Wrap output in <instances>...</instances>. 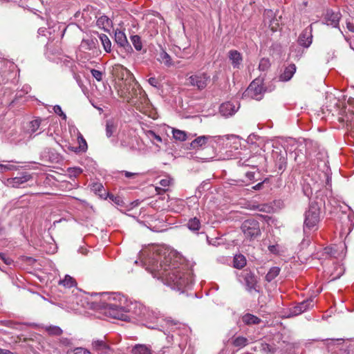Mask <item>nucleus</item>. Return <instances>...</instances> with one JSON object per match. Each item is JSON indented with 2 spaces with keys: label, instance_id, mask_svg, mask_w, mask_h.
<instances>
[{
  "label": "nucleus",
  "instance_id": "bf43d9fd",
  "mask_svg": "<svg viewBox=\"0 0 354 354\" xmlns=\"http://www.w3.org/2000/svg\"><path fill=\"white\" fill-rule=\"evenodd\" d=\"M279 160V169L280 170L284 169L286 165V158L283 156H281Z\"/></svg>",
  "mask_w": 354,
  "mask_h": 354
},
{
  "label": "nucleus",
  "instance_id": "680f3d73",
  "mask_svg": "<svg viewBox=\"0 0 354 354\" xmlns=\"http://www.w3.org/2000/svg\"><path fill=\"white\" fill-rule=\"evenodd\" d=\"M254 172L253 171H248L245 174V176L248 178V180L250 181H252L254 180Z\"/></svg>",
  "mask_w": 354,
  "mask_h": 354
},
{
  "label": "nucleus",
  "instance_id": "37998d69",
  "mask_svg": "<svg viewBox=\"0 0 354 354\" xmlns=\"http://www.w3.org/2000/svg\"><path fill=\"white\" fill-rule=\"evenodd\" d=\"M270 66V63L268 59L262 58L259 64V68L261 71H266Z\"/></svg>",
  "mask_w": 354,
  "mask_h": 354
},
{
  "label": "nucleus",
  "instance_id": "4be33fe9",
  "mask_svg": "<svg viewBox=\"0 0 354 354\" xmlns=\"http://www.w3.org/2000/svg\"><path fill=\"white\" fill-rule=\"evenodd\" d=\"M228 57L234 68H239L243 61L241 54L236 50H231L228 53Z\"/></svg>",
  "mask_w": 354,
  "mask_h": 354
},
{
  "label": "nucleus",
  "instance_id": "dca6fc26",
  "mask_svg": "<svg viewBox=\"0 0 354 354\" xmlns=\"http://www.w3.org/2000/svg\"><path fill=\"white\" fill-rule=\"evenodd\" d=\"M347 112L345 115L339 118V121L342 123H346L348 129L351 131V136L354 140V110L351 108H346Z\"/></svg>",
  "mask_w": 354,
  "mask_h": 354
},
{
  "label": "nucleus",
  "instance_id": "774afa93",
  "mask_svg": "<svg viewBox=\"0 0 354 354\" xmlns=\"http://www.w3.org/2000/svg\"><path fill=\"white\" fill-rule=\"evenodd\" d=\"M29 89H30V88L27 86V87L26 88V93H28Z\"/></svg>",
  "mask_w": 354,
  "mask_h": 354
},
{
  "label": "nucleus",
  "instance_id": "f8f14e48",
  "mask_svg": "<svg viewBox=\"0 0 354 354\" xmlns=\"http://www.w3.org/2000/svg\"><path fill=\"white\" fill-rule=\"evenodd\" d=\"M315 305L313 299L304 300L290 309L291 316H297L312 308Z\"/></svg>",
  "mask_w": 354,
  "mask_h": 354
},
{
  "label": "nucleus",
  "instance_id": "393cba45",
  "mask_svg": "<svg viewBox=\"0 0 354 354\" xmlns=\"http://www.w3.org/2000/svg\"><path fill=\"white\" fill-rule=\"evenodd\" d=\"M158 61L163 64L167 67L174 66V62L171 56L164 50L161 49L158 57Z\"/></svg>",
  "mask_w": 354,
  "mask_h": 354
},
{
  "label": "nucleus",
  "instance_id": "f704fd0d",
  "mask_svg": "<svg viewBox=\"0 0 354 354\" xmlns=\"http://www.w3.org/2000/svg\"><path fill=\"white\" fill-rule=\"evenodd\" d=\"M77 140L79 146L77 147H75L73 151L75 152L86 151L88 148V146H87L86 140L84 138V137L82 134H80V136L78 137H77Z\"/></svg>",
  "mask_w": 354,
  "mask_h": 354
},
{
  "label": "nucleus",
  "instance_id": "c756f323",
  "mask_svg": "<svg viewBox=\"0 0 354 354\" xmlns=\"http://www.w3.org/2000/svg\"><path fill=\"white\" fill-rule=\"evenodd\" d=\"M118 129V123L113 120H108L106 122V136L111 137Z\"/></svg>",
  "mask_w": 354,
  "mask_h": 354
},
{
  "label": "nucleus",
  "instance_id": "9d476101",
  "mask_svg": "<svg viewBox=\"0 0 354 354\" xmlns=\"http://www.w3.org/2000/svg\"><path fill=\"white\" fill-rule=\"evenodd\" d=\"M91 348L97 354H112L113 351L106 337L102 339H93L91 342Z\"/></svg>",
  "mask_w": 354,
  "mask_h": 354
},
{
  "label": "nucleus",
  "instance_id": "052dcab7",
  "mask_svg": "<svg viewBox=\"0 0 354 354\" xmlns=\"http://www.w3.org/2000/svg\"><path fill=\"white\" fill-rule=\"evenodd\" d=\"M148 82L150 85H151L153 87H158V80L156 77H150L148 80Z\"/></svg>",
  "mask_w": 354,
  "mask_h": 354
},
{
  "label": "nucleus",
  "instance_id": "603ef678",
  "mask_svg": "<svg viewBox=\"0 0 354 354\" xmlns=\"http://www.w3.org/2000/svg\"><path fill=\"white\" fill-rule=\"evenodd\" d=\"M92 189L95 192H98L100 196L102 195V194H101L102 191L105 192L104 187L101 183L93 184Z\"/></svg>",
  "mask_w": 354,
  "mask_h": 354
},
{
  "label": "nucleus",
  "instance_id": "c85d7f7f",
  "mask_svg": "<svg viewBox=\"0 0 354 354\" xmlns=\"http://www.w3.org/2000/svg\"><path fill=\"white\" fill-rule=\"evenodd\" d=\"M44 330L51 336H60L63 333L62 329L54 325H46L43 326Z\"/></svg>",
  "mask_w": 354,
  "mask_h": 354
},
{
  "label": "nucleus",
  "instance_id": "8fccbe9b",
  "mask_svg": "<svg viewBox=\"0 0 354 354\" xmlns=\"http://www.w3.org/2000/svg\"><path fill=\"white\" fill-rule=\"evenodd\" d=\"M237 165L241 167H254V165H252V160L250 158L245 159L244 160L242 158H241L239 160H238Z\"/></svg>",
  "mask_w": 354,
  "mask_h": 354
},
{
  "label": "nucleus",
  "instance_id": "6e6552de",
  "mask_svg": "<svg viewBox=\"0 0 354 354\" xmlns=\"http://www.w3.org/2000/svg\"><path fill=\"white\" fill-rule=\"evenodd\" d=\"M263 88L262 81L259 79H255L252 81L248 88L243 94V97H250L259 100L262 98Z\"/></svg>",
  "mask_w": 354,
  "mask_h": 354
},
{
  "label": "nucleus",
  "instance_id": "2f4dec72",
  "mask_svg": "<svg viewBox=\"0 0 354 354\" xmlns=\"http://www.w3.org/2000/svg\"><path fill=\"white\" fill-rule=\"evenodd\" d=\"M281 269L279 267H272L265 277V279L268 282L273 281L280 273Z\"/></svg>",
  "mask_w": 354,
  "mask_h": 354
},
{
  "label": "nucleus",
  "instance_id": "5fc2aeb1",
  "mask_svg": "<svg viewBox=\"0 0 354 354\" xmlns=\"http://www.w3.org/2000/svg\"><path fill=\"white\" fill-rule=\"evenodd\" d=\"M171 179L169 177H165L160 180L159 184L163 187H167L171 184Z\"/></svg>",
  "mask_w": 354,
  "mask_h": 354
},
{
  "label": "nucleus",
  "instance_id": "f3484780",
  "mask_svg": "<svg viewBox=\"0 0 354 354\" xmlns=\"http://www.w3.org/2000/svg\"><path fill=\"white\" fill-rule=\"evenodd\" d=\"M98 48V40L95 37H87L84 38L80 45L82 51L92 50L95 52Z\"/></svg>",
  "mask_w": 354,
  "mask_h": 354
},
{
  "label": "nucleus",
  "instance_id": "20e7f679",
  "mask_svg": "<svg viewBox=\"0 0 354 354\" xmlns=\"http://www.w3.org/2000/svg\"><path fill=\"white\" fill-rule=\"evenodd\" d=\"M320 206L317 202H311L304 214V232L305 234L318 229L320 221Z\"/></svg>",
  "mask_w": 354,
  "mask_h": 354
},
{
  "label": "nucleus",
  "instance_id": "e2e57ef3",
  "mask_svg": "<svg viewBox=\"0 0 354 354\" xmlns=\"http://www.w3.org/2000/svg\"><path fill=\"white\" fill-rule=\"evenodd\" d=\"M268 249H269L270 252H271L272 253L277 252V246L276 245H270Z\"/></svg>",
  "mask_w": 354,
  "mask_h": 354
},
{
  "label": "nucleus",
  "instance_id": "aec40b11",
  "mask_svg": "<svg viewBox=\"0 0 354 354\" xmlns=\"http://www.w3.org/2000/svg\"><path fill=\"white\" fill-rule=\"evenodd\" d=\"M341 19L339 12H334L333 10H327L324 19L327 25H330L334 28L339 27V21Z\"/></svg>",
  "mask_w": 354,
  "mask_h": 354
},
{
  "label": "nucleus",
  "instance_id": "a19ab883",
  "mask_svg": "<svg viewBox=\"0 0 354 354\" xmlns=\"http://www.w3.org/2000/svg\"><path fill=\"white\" fill-rule=\"evenodd\" d=\"M146 136L151 140L152 142H154V140H156L158 142H162V140L161 137L156 134L155 131L152 130H147L145 131Z\"/></svg>",
  "mask_w": 354,
  "mask_h": 354
},
{
  "label": "nucleus",
  "instance_id": "1a4fd4ad",
  "mask_svg": "<svg viewBox=\"0 0 354 354\" xmlns=\"http://www.w3.org/2000/svg\"><path fill=\"white\" fill-rule=\"evenodd\" d=\"M191 86H196L198 90L204 89L210 81V76L206 73H196L187 79Z\"/></svg>",
  "mask_w": 354,
  "mask_h": 354
},
{
  "label": "nucleus",
  "instance_id": "c9c22d12",
  "mask_svg": "<svg viewBox=\"0 0 354 354\" xmlns=\"http://www.w3.org/2000/svg\"><path fill=\"white\" fill-rule=\"evenodd\" d=\"M130 39L135 49L138 51H140L142 49L141 37L138 35H135L131 36Z\"/></svg>",
  "mask_w": 354,
  "mask_h": 354
},
{
  "label": "nucleus",
  "instance_id": "473e14b6",
  "mask_svg": "<svg viewBox=\"0 0 354 354\" xmlns=\"http://www.w3.org/2000/svg\"><path fill=\"white\" fill-rule=\"evenodd\" d=\"M234 267L237 269H241L246 265V259L243 254H236L233 260Z\"/></svg>",
  "mask_w": 354,
  "mask_h": 354
},
{
  "label": "nucleus",
  "instance_id": "0e129e2a",
  "mask_svg": "<svg viewBox=\"0 0 354 354\" xmlns=\"http://www.w3.org/2000/svg\"><path fill=\"white\" fill-rule=\"evenodd\" d=\"M263 182L257 184L255 186L253 187V189H256V190L260 189L261 188V187L263 186Z\"/></svg>",
  "mask_w": 354,
  "mask_h": 354
},
{
  "label": "nucleus",
  "instance_id": "4d7b16f0",
  "mask_svg": "<svg viewBox=\"0 0 354 354\" xmlns=\"http://www.w3.org/2000/svg\"><path fill=\"white\" fill-rule=\"evenodd\" d=\"M59 343L64 346H68L71 344V340L67 337H61Z\"/></svg>",
  "mask_w": 354,
  "mask_h": 354
},
{
  "label": "nucleus",
  "instance_id": "49530a36",
  "mask_svg": "<svg viewBox=\"0 0 354 354\" xmlns=\"http://www.w3.org/2000/svg\"><path fill=\"white\" fill-rule=\"evenodd\" d=\"M109 198L117 205L122 206L124 204V202H123L122 198L118 196H114L113 194H109Z\"/></svg>",
  "mask_w": 354,
  "mask_h": 354
},
{
  "label": "nucleus",
  "instance_id": "4c0bfd02",
  "mask_svg": "<svg viewBox=\"0 0 354 354\" xmlns=\"http://www.w3.org/2000/svg\"><path fill=\"white\" fill-rule=\"evenodd\" d=\"M248 343V340L246 337L243 336H239L233 340V345L235 347L243 348Z\"/></svg>",
  "mask_w": 354,
  "mask_h": 354
},
{
  "label": "nucleus",
  "instance_id": "5701e85b",
  "mask_svg": "<svg viewBox=\"0 0 354 354\" xmlns=\"http://www.w3.org/2000/svg\"><path fill=\"white\" fill-rule=\"evenodd\" d=\"M296 72V66L294 64H290L285 68L283 72L279 75V80L281 82H288Z\"/></svg>",
  "mask_w": 354,
  "mask_h": 354
},
{
  "label": "nucleus",
  "instance_id": "ddd939ff",
  "mask_svg": "<svg viewBox=\"0 0 354 354\" xmlns=\"http://www.w3.org/2000/svg\"><path fill=\"white\" fill-rule=\"evenodd\" d=\"M146 315L141 316L139 321L145 322L148 328H156L158 325H150L151 324L158 323L161 317H158V314L153 310H150L146 308Z\"/></svg>",
  "mask_w": 354,
  "mask_h": 354
},
{
  "label": "nucleus",
  "instance_id": "f257e3e1",
  "mask_svg": "<svg viewBox=\"0 0 354 354\" xmlns=\"http://www.w3.org/2000/svg\"><path fill=\"white\" fill-rule=\"evenodd\" d=\"M147 270L171 289L183 292L194 282L193 274L176 252L158 248L146 261Z\"/></svg>",
  "mask_w": 354,
  "mask_h": 354
},
{
  "label": "nucleus",
  "instance_id": "0eeeda50",
  "mask_svg": "<svg viewBox=\"0 0 354 354\" xmlns=\"http://www.w3.org/2000/svg\"><path fill=\"white\" fill-rule=\"evenodd\" d=\"M241 230L245 236L252 240L260 235L259 223L254 219H248L241 225Z\"/></svg>",
  "mask_w": 354,
  "mask_h": 354
},
{
  "label": "nucleus",
  "instance_id": "6e6d98bb",
  "mask_svg": "<svg viewBox=\"0 0 354 354\" xmlns=\"http://www.w3.org/2000/svg\"><path fill=\"white\" fill-rule=\"evenodd\" d=\"M121 173L124 174V176L127 178H135L139 175L138 173L130 172L127 171H122Z\"/></svg>",
  "mask_w": 354,
  "mask_h": 354
},
{
  "label": "nucleus",
  "instance_id": "4468645a",
  "mask_svg": "<svg viewBox=\"0 0 354 354\" xmlns=\"http://www.w3.org/2000/svg\"><path fill=\"white\" fill-rule=\"evenodd\" d=\"M115 41L118 45L122 47L126 53H131L133 48L129 43L125 33L122 31L117 30L115 32Z\"/></svg>",
  "mask_w": 354,
  "mask_h": 354
},
{
  "label": "nucleus",
  "instance_id": "6ab92c4d",
  "mask_svg": "<svg viewBox=\"0 0 354 354\" xmlns=\"http://www.w3.org/2000/svg\"><path fill=\"white\" fill-rule=\"evenodd\" d=\"M119 139L121 147L129 150H134L136 149V137L122 133L120 136Z\"/></svg>",
  "mask_w": 354,
  "mask_h": 354
},
{
  "label": "nucleus",
  "instance_id": "a878e982",
  "mask_svg": "<svg viewBox=\"0 0 354 354\" xmlns=\"http://www.w3.org/2000/svg\"><path fill=\"white\" fill-rule=\"evenodd\" d=\"M242 321L246 325L259 324L261 322L260 318L250 313L243 315Z\"/></svg>",
  "mask_w": 354,
  "mask_h": 354
},
{
  "label": "nucleus",
  "instance_id": "c03bdc74",
  "mask_svg": "<svg viewBox=\"0 0 354 354\" xmlns=\"http://www.w3.org/2000/svg\"><path fill=\"white\" fill-rule=\"evenodd\" d=\"M17 169L16 166L10 164H0V173Z\"/></svg>",
  "mask_w": 354,
  "mask_h": 354
},
{
  "label": "nucleus",
  "instance_id": "f03ea898",
  "mask_svg": "<svg viewBox=\"0 0 354 354\" xmlns=\"http://www.w3.org/2000/svg\"><path fill=\"white\" fill-rule=\"evenodd\" d=\"M114 303L107 304V313L114 319L123 321L140 319L141 316L146 315V307L140 302L128 299L120 293H113L109 300Z\"/></svg>",
  "mask_w": 354,
  "mask_h": 354
},
{
  "label": "nucleus",
  "instance_id": "e433bc0d",
  "mask_svg": "<svg viewBox=\"0 0 354 354\" xmlns=\"http://www.w3.org/2000/svg\"><path fill=\"white\" fill-rule=\"evenodd\" d=\"M172 134L174 138L176 140L185 141L187 139V134L184 131L173 129Z\"/></svg>",
  "mask_w": 354,
  "mask_h": 354
},
{
  "label": "nucleus",
  "instance_id": "58836bf2",
  "mask_svg": "<svg viewBox=\"0 0 354 354\" xmlns=\"http://www.w3.org/2000/svg\"><path fill=\"white\" fill-rule=\"evenodd\" d=\"M164 322H165L166 326L168 327L170 331L174 332L176 329L179 328L181 324L175 322L172 319H164Z\"/></svg>",
  "mask_w": 354,
  "mask_h": 354
},
{
  "label": "nucleus",
  "instance_id": "2eb2a0df",
  "mask_svg": "<svg viewBox=\"0 0 354 354\" xmlns=\"http://www.w3.org/2000/svg\"><path fill=\"white\" fill-rule=\"evenodd\" d=\"M312 31L313 28L311 26L307 27L302 31L297 40L298 44L300 46L307 48L310 46L313 41Z\"/></svg>",
  "mask_w": 354,
  "mask_h": 354
},
{
  "label": "nucleus",
  "instance_id": "412c9836",
  "mask_svg": "<svg viewBox=\"0 0 354 354\" xmlns=\"http://www.w3.org/2000/svg\"><path fill=\"white\" fill-rule=\"evenodd\" d=\"M112 24L111 19L104 15L100 16L96 21L97 26L106 32L110 31Z\"/></svg>",
  "mask_w": 354,
  "mask_h": 354
},
{
  "label": "nucleus",
  "instance_id": "bb28decb",
  "mask_svg": "<svg viewBox=\"0 0 354 354\" xmlns=\"http://www.w3.org/2000/svg\"><path fill=\"white\" fill-rule=\"evenodd\" d=\"M190 41H187L186 44H180V46H177L180 51H181V55L180 57L183 59H188L192 56V53L190 50Z\"/></svg>",
  "mask_w": 354,
  "mask_h": 354
},
{
  "label": "nucleus",
  "instance_id": "7c9ffc66",
  "mask_svg": "<svg viewBox=\"0 0 354 354\" xmlns=\"http://www.w3.org/2000/svg\"><path fill=\"white\" fill-rule=\"evenodd\" d=\"M99 39L101 41V44L106 53H110L111 51V41L109 39V37L105 34H100L98 35Z\"/></svg>",
  "mask_w": 354,
  "mask_h": 354
},
{
  "label": "nucleus",
  "instance_id": "cd10ccee",
  "mask_svg": "<svg viewBox=\"0 0 354 354\" xmlns=\"http://www.w3.org/2000/svg\"><path fill=\"white\" fill-rule=\"evenodd\" d=\"M186 225L189 230L196 232L201 229V223L198 218L193 217L188 220Z\"/></svg>",
  "mask_w": 354,
  "mask_h": 354
},
{
  "label": "nucleus",
  "instance_id": "423d86ee",
  "mask_svg": "<svg viewBox=\"0 0 354 354\" xmlns=\"http://www.w3.org/2000/svg\"><path fill=\"white\" fill-rule=\"evenodd\" d=\"M238 279L241 283H243L245 285L246 290L248 292H259L257 277L251 270L248 269L242 270L238 274Z\"/></svg>",
  "mask_w": 354,
  "mask_h": 354
},
{
  "label": "nucleus",
  "instance_id": "13d9d810",
  "mask_svg": "<svg viewBox=\"0 0 354 354\" xmlns=\"http://www.w3.org/2000/svg\"><path fill=\"white\" fill-rule=\"evenodd\" d=\"M346 27L351 31L354 32V20H347L346 21Z\"/></svg>",
  "mask_w": 354,
  "mask_h": 354
},
{
  "label": "nucleus",
  "instance_id": "69168bd1",
  "mask_svg": "<svg viewBox=\"0 0 354 354\" xmlns=\"http://www.w3.org/2000/svg\"><path fill=\"white\" fill-rule=\"evenodd\" d=\"M75 174H80L82 171V170L80 168H76V169H75Z\"/></svg>",
  "mask_w": 354,
  "mask_h": 354
},
{
  "label": "nucleus",
  "instance_id": "7ed1b4c3",
  "mask_svg": "<svg viewBox=\"0 0 354 354\" xmlns=\"http://www.w3.org/2000/svg\"><path fill=\"white\" fill-rule=\"evenodd\" d=\"M122 71L124 76L125 73L126 79L124 81L123 88L120 91V95L127 99V101L135 106L140 111L143 112L148 105L149 100L145 92L140 87L136 82L133 74L123 66H119Z\"/></svg>",
  "mask_w": 354,
  "mask_h": 354
},
{
  "label": "nucleus",
  "instance_id": "a211bd4d",
  "mask_svg": "<svg viewBox=\"0 0 354 354\" xmlns=\"http://www.w3.org/2000/svg\"><path fill=\"white\" fill-rule=\"evenodd\" d=\"M239 106L231 102H226L221 104L219 112L225 118L233 115L239 109Z\"/></svg>",
  "mask_w": 354,
  "mask_h": 354
},
{
  "label": "nucleus",
  "instance_id": "79ce46f5",
  "mask_svg": "<svg viewBox=\"0 0 354 354\" xmlns=\"http://www.w3.org/2000/svg\"><path fill=\"white\" fill-rule=\"evenodd\" d=\"M40 124H41L40 119H35V120H33L31 122H30L29 128H28L29 132L30 133H35L39 128Z\"/></svg>",
  "mask_w": 354,
  "mask_h": 354
},
{
  "label": "nucleus",
  "instance_id": "b1692460",
  "mask_svg": "<svg viewBox=\"0 0 354 354\" xmlns=\"http://www.w3.org/2000/svg\"><path fill=\"white\" fill-rule=\"evenodd\" d=\"M211 137L209 136H201L195 138L190 143V147L192 149H200L205 147L208 140Z\"/></svg>",
  "mask_w": 354,
  "mask_h": 354
},
{
  "label": "nucleus",
  "instance_id": "3c124183",
  "mask_svg": "<svg viewBox=\"0 0 354 354\" xmlns=\"http://www.w3.org/2000/svg\"><path fill=\"white\" fill-rule=\"evenodd\" d=\"M0 259L7 266H10L13 263L12 259L7 257L4 253H0Z\"/></svg>",
  "mask_w": 354,
  "mask_h": 354
},
{
  "label": "nucleus",
  "instance_id": "09e8293b",
  "mask_svg": "<svg viewBox=\"0 0 354 354\" xmlns=\"http://www.w3.org/2000/svg\"><path fill=\"white\" fill-rule=\"evenodd\" d=\"M91 73L92 76L98 82L102 80V73L96 69H91Z\"/></svg>",
  "mask_w": 354,
  "mask_h": 354
},
{
  "label": "nucleus",
  "instance_id": "de8ad7c7",
  "mask_svg": "<svg viewBox=\"0 0 354 354\" xmlns=\"http://www.w3.org/2000/svg\"><path fill=\"white\" fill-rule=\"evenodd\" d=\"M53 111L57 115L61 116L64 120H66V114L62 111V108L59 105H55L53 106Z\"/></svg>",
  "mask_w": 354,
  "mask_h": 354
},
{
  "label": "nucleus",
  "instance_id": "ea45409f",
  "mask_svg": "<svg viewBox=\"0 0 354 354\" xmlns=\"http://www.w3.org/2000/svg\"><path fill=\"white\" fill-rule=\"evenodd\" d=\"M59 284L67 288H71L75 286V281L71 276L66 275L64 279L60 281Z\"/></svg>",
  "mask_w": 354,
  "mask_h": 354
},
{
  "label": "nucleus",
  "instance_id": "39448f33",
  "mask_svg": "<svg viewBox=\"0 0 354 354\" xmlns=\"http://www.w3.org/2000/svg\"><path fill=\"white\" fill-rule=\"evenodd\" d=\"M341 223L340 234L343 236H348L354 227V212L350 207L347 206L346 211H342L339 216Z\"/></svg>",
  "mask_w": 354,
  "mask_h": 354
},
{
  "label": "nucleus",
  "instance_id": "864d4df0",
  "mask_svg": "<svg viewBox=\"0 0 354 354\" xmlns=\"http://www.w3.org/2000/svg\"><path fill=\"white\" fill-rule=\"evenodd\" d=\"M69 132L71 136L78 137L80 134H82L78 129L74 125L69 126Z\"/></svg>",
  "mask_w": 354,
  "mask_h": 354
},
{
  "label": "nucleus",
  "instance_id": "72a5a7b5",
  "mask_svg": "<svg viewBox=\"0 0 354 354\" xmlns=\"http://www.w3.org/2000/svg\"><path fill=\"white\" fill-rule=\"evenodd\" d=\"M132 353L133 354H151L150 348L144 344L136 345L132 349Z\"/></svg>",
  "mask_w": 354,
  "mask_h": 354
},
{
  "label": "nucleus",
  "instance_id": "338daca9",
  "mask_svg": "<svg viewBox=\"0 0 354 354\" xmlns=\"http://www.w3.org/2000/svg\"><path fill=\"white\" fill-rule=\"evenodd\" d=\"M330 250H331L330 248H326L325 249L326 253H330V252L329 251Z\"/></svg>",
  "mask_w": 354,
  "mask_h": 354
},
{
  "label": "nucleus",
  "instance_id": "a18cd8bd",
  "mask_svg": "<svg viewBox=\"0 0 354 354\" xmlns=\"http://www.w3.org/2000/svg\"><path fill=\"white\" fill-rule=\"evenodd\" d=\"M303 51L301 50L300 47L297 46H292L290 47V54L292 56H295L297 57H299L301 56Z\"/></svg>",
  "mask_w": 354,
  "mask_h": 354
},
{
  "label": "nucleus",
  "instance_id": "9b49d317",
  "mask_svg": "<svg viewBox=\"0 0 354 354\" xmlns=\"http://www.w3.org/2000/svg\"><path fill=\"white\" fill-rule=\"evenodd\" d=\"M31 178V175L28 172L24 171L19 173L16 177L6 179V180L4 182V184L8 187L17 188L19 187L22 184L30 180Z\"/></svg>",
  "mask_w": 354,
  "mask_h": 354
}]
</instances>
